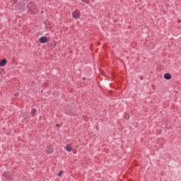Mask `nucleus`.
<instances>
[{
  "instance_id": "1",
  "label": "nucleus",
  "mask_w": 181,
  "mask_h": 181,
  "mask_svg": "<svg viewBox=\"0 0 181 181\" xmlns=\"http://www.w3.org/2000/svg\"><path fill=\"white\" fill-rule=\"evenodd\" d=\"M28 13H30L31 15L35 13V11H36V5L33 2H30L28 4Z\"/></svg>"
},
{
  "instance_id": "2",
  "label": "nucleus",
  "mask_w": 181,
  "mask_h": 181,
  "mask_svg": "<svg viewBox=\"0 0 181 181\" xmlns=\"http://www.w3.org/2000/svg\"><path fill=\"white\" fill-rule=\"evenodd\" d=\"M80 16H81L80 11L77 10L74 11L72 13V17L74 18L75 19H79Z\"/></svg>"
},
{
  "instance_id": "3",
  "label": "nucleus",
  "mask_w": 181,
  "mask_h": 181,
  "mask_svg": "<svg viewBox=\"0 0 181 181\" xmlns=\"http://www.w3.org/2000/svg\"><path fill=\"white\" fill-rule=\"evenodd\" d=\"M40 43H47L49 42V40L47 39V37L42 36L39 38Z\"/></svg>"
},
{
  "instance_id": "4",
  "label": "nucleus",
  "mask_w": 181,
  "mask_h": 181,
  "mask_svg": "<svg viewBox=\"0 0 181 181\" xmlns=\"http://www.w3.org/2000/svg\"><path fill=\"white\" fill-rule=\"evenodd\" d=\"M164 78H165V80H170L172 78V75L169 73H165L164 74Z\"/></svg>"
},
{
  "instance_id": "5",
  "label": "nucleus",
  "mask_w": 181,
  "mask_h": 181,
  "mask_svg": "<svg viewBox=\"0 0 181 181\" xmlns=\"http://www.w3.org/2000/svg\"><path fill=\"white\" fill-rule=\"evenodd\" d=\"M6 59H3L0 62V67H5L6 66Z\"/></svg>"
},
{
  "instance_id": "6",
  "label": "nucleus",
  "mask_w": 181,
  "mask_h": 181,
  "mask_svg": "<svg viewBox=\"0 0 181 181\" xmlns=\"http://www.w3.org/2000/svg\"><path fill=\"white\" fill-rule=\"evenodd\" d=\"M37 112V110H36L35 108L32 109V110H31L32 117H36Z\"/></svg>"
},
{
  "instance_id": "7",
  "label": "nucleus",
  "mask_w": 181,
  "mask_h": 181,
  "mask_svg": "<svg viewBox=\"0 0 181 181\" xmlns=\"http://www.w3.org/2000/svg\"><path fill=\"white\" fill-rule=\"evenodd\" d=\"M66 150L67 151V152H71V151H73V148L71 146H69V145H66Z\"/></svg>"
},
{
  "instance_id": "8",
  "label": "nucleus",
  "mask_w": 181,
  "mask_h": 181,
  "mask_svg": "<svg viewBox=\"0 0 181 181\" xmlns=\"http://www.w3.org/2000/svg\"><path fill=\"white\" fill-rule=\"evenodd\" d=\"M4 175L6 176V177H8V176H11L12 173H11L9 172H5Z\"/></svg>"
},
{
  "instance_id": "9",
  "label": "nucleus",
  "mask_w": 181,
  "mask_h": 181,
  "mask_svg": "<svg viewBox=\"0 0 181 181\" xmlns=\"http://www.w3.org/2000/svg\"><path fill=\"white\" fill-rule=\"evenodd\" d=\"M62 175H63V171H59L58 173V176L60 177L62 176Z\"/></svg>"
},
{
  "instance_id": "10",
  "label": "nucleus",
  "mask_w": 181,
  "mask_h": 181,
  "mask_svg": "<svg viewBox=\"0 0 181 181\" xmlns=\"http://www.w3.org/2000/svg\"><path fill=\"white\" fill-rule=\"evenodd\" d=\"M124 118H125L126 119H129V115L124 116Z\"/></svg>"
},
{
  "instance_id": "11",
  "label": "nucleus",
  "mask_w": 181,
  "mask_h": 181,
  "mask_svg": "<svg viewBox=\"0 0 181 181\" xmlns=\"http://www.w3.org/2000/svg\"><path fill=\"white\" fill-rule=\"evenodd\" d=\"M13 5L15 6L16 4V0H13Z\"/></svg>"
},
{
  "instance_id": "12",
  "label": "nucleus",
  "mask_w": 181,
  "mask_h": 181,
  "mask_svg": "<svg viewBox=\"0 0 181 181\" xmlns=\"http://www.w3.org/2000/svg\"><path fill=\"white\" fill-rule=\"evenodd\" d=\"M18 95H19V93H16L15 94V96H16V97H18Z\"/></svg>"
},
{
  "instance_id": "13",
  "label": "nucleus",
  "mask_w": 181,
  "mask_h": 181,
  "mask_svg": "<svg viewBox=\"0 0 181 181\" xmlns=\"http://www.w3.org/2000/svg\"><path fill=\"white\" fill-rule=\"evenodd\" d=\"M16 9L19 10L21 8L19 7H16Z\"/></svg>"
},
{
  "instance_id": "14",
  "label": "nucleus",
  "mask_w": 181,
  "mask_h": 181,
  "mask_svg": "<svg viewBox=\"0 0 181 181\" xmlns=\"http://www.w3.org/2000/svg\"><path fill=\"white\" fill-rule=\"evenodd\" d=\"M57 127H59V124H57Z\"/></svg>"
}]
</instances>
